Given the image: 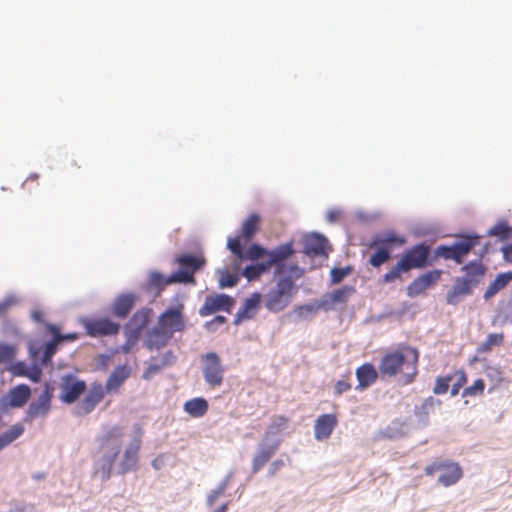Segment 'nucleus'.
Returning a JSON list of instances; mask_svg holds the SVG:
<instances>
[{
  "label": "nucleus",
  "mask_w": 512,
  "mask_h": 512,
  "mask_svg": "<svg viewBox=\"0 0 512 512\" xmlns=\"http://www.w3.org/2000/svg\"><path fill=\"white\" fill-rule=\"evenodd\" d=\"M130 376V369L125 365L117 366L106 381L105 391L117 392Z\"/></svg>",
  "instance_id": "bb28decb"
},
{
  "label": "nucleus",
  "mask_w": 512,
  "mask_h": 512,
  "mask_svg": "<svg viewBox=\"0 0 512 512\" xmlns=\"http://www.w3.org/2000/svg\"><path fill=\"white\" fill-rule=\"evenodd\" d=\"M267 256V250L259 244H252L247 251H245L244 259L258 260Z\"/></svg>",
  "instance_id": "a18cd8bd"
},
{
  "label": "nucleus",
  "mask_w": 512,
  "mask_h": 512,
  "mask_svg": "<svg viewBox=\"0 0 512 512\" xmlns=\"http://www.w3.org/2000/svg\"><path fill=\"white\" fill-rule=\"evenodd\" d=\"M442 402L434 398L433 396H429L421 403L419 407L416 408V415L419 419L424 422L428 421L429 415L434 412L436 407H439Z\"/></svg>",
  "instance_id": "f704fd0d"
},
{
  "label": "nucleus",
  "mask_w": 512,
  "mask_h": 512,
  "mask_svg": "<svg viewBox=\"0 0 512 512\" xmlns=\"http://www.w3.org/2000/svg\"><path fill=\"white\" fill-rule=\"evenodd\" d=\"M456 375L458 376L457 381L453 384L451 389V395L455 396L459 393L460 388H462L467 382L466 373L463 370L457 371Z\"/></svg>",
  "instance_id": "13d9d810"
},
{
  "label": "nucleus",
  "mask_w": 512,
  "mask_h": 512,
  "mask_svg": "<svg viewBox=\"0 0 512 512\" xmlns=\"http://www.w3.org/2000/svg\"><path fill=\"white\" fill-rule=\"evenodd\" d=\"M473 290L456 278L453 287L447 293L446 301L449 305H457L465 296L472 294Z\"/></svg>",
  "instance_id": "c85d7f7f"
},
{
  "label": "nucleus",
  "mask_w": 512,
  "mask_h": 512,
  "mask_svg": "<svg viewBox=\"0 0 512 512\" xmlns=\"http://www.w3.org/2000/svg\"><path fill=\"white\" fill-rule=\"evenodd\" d=\"M176 263L180 268L174 273L173 280L194 284V274L205 266L206 259L202 255L183 254L176 258Z\"/></svg>",
  "instance_id": "6e6552de"
},
{
  "label": "nucleus",
  "mask_w": 512,
  "mask_h": 512,
  "mask_svg": "<svg viewBox=\"0 0 512 512\" xmlns=\"http://www.w3.org/2000/svg\"><path fill=\"white\" fill-rule=\"evenodd\" d=\"M37 180H38V175L32 174L25 180V182L23 183V186H26L29 182H37Z\"/></svg>",
  "instance_id": "774afa93"
},
{
  "label": "nucleus",
  "mask_w": 512,
  "mask_h": 512,
  "mask_svg": "<svg viewBox=\"0 0 512 512\" xmlns=\"http://www.w3.org/2000/svg\"><path fill=\"white\" fill-rule=\"evenodd\" d=\"M352 272V268L350 266L343 268H333L330 272L331 275V283L338 284L345 277H347Z\"/></svg>",
  "instance_id": "de8ad7c7"
},
{
  "label": "nucleus",
  "mask_w": 512,
  "mask_h": 512,
  "mask_svg": "<svg viewBox=\"0 0 512 512\" xmlns=\"http://www.w3.org/2000/svg\"><path fill=\"white\" fill-rule=\"evenodd\" d=\"M136 299L137 297L133 293L119 295L112 305V313L118 318H126L134 307Z\"/></svg>",
  "instance_id": "a878e982"
},
{
  "label": "nucleus",
  "mask_w": 512,
  "mask_h": 512,
  "mask_svg": "<svg viewBox=\"0 0 512 512\" xmlns=\"http://www.w3.org/2000/svg\"><path fill=\"white\" fill-rule=\"evenodd\" d=\"M419 351L417 348L403 346L383 355L379 363V372L383 377H399V381L408 385L418 374Z\"/></svg>",
  "instance_id": "f257e3e1"
},
{
  "label": "nucleus",
  "mask_w": 512,
  "mask_h": 512,
  "mask_svg": "<svg viewBox=\"0 0 512 512\" xmlns=\"http://www.w3.org/2000/svg\"><path fill=\"white\" fill-rule=\"evenodd\" d=\"M512 281V271L500 273L487 287L484 298L486 300L495 296L500 290L504 289Z\"/></svg>",
  "instance_id": "7c9ffc66"
},
{
  "label": "nucleus",
  "mask_w": 512,
  "mask_h": 512,
  "mask_svg": "<svg viewBox=\"0 0 512 512\" xmlns=\"http://www.w3.org/2000/svg\"><path fill=\"white\" fill-rule=\"evenodd\" d=\"M330 248L328 240L317 233H311L303 239V252L309 257L328 256Z\"/></svg>",
  "instance_id": "6ab92c4d"
},
{
  "label": "nucleus",
  "mask_w": 512,
  "mask_h": 512,
  "mask_svg": "<svg viewBox=\"0 0 512 512\" xmlns=\"http://www.w3.org/2000/svg\"><path fill=\"white\" fill-rule=\"evenodd\" d=\"M285 466V462L282 459L274 460L268 469V476H275L283 467Z\"/></svg>",
  "instance_id": "e2e57ef3"
},
{
  "label": "nucleus",
  "mask_w": 512,
  "mask_h": 512,
  "mask_svg": "<svg viewBox=\"0 0 512 512\" xmlns=\"http://www.w3.org/2000/svg\"><path fill=\"white\" fill-rule=\"evenodd\" d=\"M320 309H323L321 300L316 303L299 305L294 308V313L301 319L312 318Z\"/></svg>",
  "instance_id": "ea45409f"
},
{
  "label": "nucleus",
  "mask_w": 512,
  "mask_h": 512,
  "mask_svg": "<svg viewBox=\"0 0 512 512\" xmlns=\"http://www.w3.org/2000/svg\"><path fill=\"white\" fill-rule=\"evenodd\" d=\"M338 424L335 414L320 415L314 425V437L317 441L327 440Z\"/></svg>",
  "instance_id": "4be33fe9"
},
{
  "label": "nucleus",
  "mask_w": 512,
  "mask_h": 512,
  "mask_svg": "<svg viewBox=\"0 0 512 512\" xmlns=\"http://www.w3.org/2000/svg\"><path fill=\"white\" fill-rule=\"evenodd\" d=\"M17 302V297L13 295H9L0 301V316L5 315L11 307L17 304Z\"/></svg>",
  "instance_id": "4d7b16f0"
},
{
  "label": "nucleus",
  "mask_w": 512,
  "mask_h": 512,
  "mask_svg": "<svg viewBox=\"0 0 512 512\" xmlns=\"http://www.w3.org/2000/svg\"><path fill=\"white\" fill-rule=\"evenodd\" d=\"M261 299L262 295L259 292H254L249 298H247L243 303V306L238 310L234 319V324L238 325L244 320L254 318L260 308Z\"/></svg>",
  "instance_id": "b1692460"
},
{
  "label": "nucleus",
  "mask_w": 512,
  "mask_h": 512,
  "mask_svg": "<svg viewBox=\"0 0 512 512\" xmlns=\"http://www.w3.org/2000/svg\"><path fill=\"white\" fill-rule=\"evenodd\" d=\"M164 367L162 362L160 363H150L146 367V369L143 372V379L150 380L154 375H156L160 370Z\"/></svg>",
  "instance_id": "6e6d98bb"
},
{
  "label": "nucleus",
  "mask_w": 512,
  "mask_h": 512,
  "mask_svg": "<svg viewBox=\"0 0 512 512\" xmlns=\"http://www.w3.org/2000/svg\"><path fill=\"white\" fill-rule=\"evenodd\" d=\"M488 234L490 236H496L504 240L511 236L512 229L505 223H498L489 230Z\"/></svg>",
  "instance_id": "c03bdc74"
},
{
  "label": "nucleus",
  "mask_w": 512,
  "mask_h": 512,
  "mask_svg": "<svg viewBox=\"0 0 512 512\" xmlns=\"http://www.w3.org/2000/svg\"><path fill=\"white\" fill-rule=\"evenodd\" d=\"M80 323L93 338L114 336L120 331V325L107 317H82Z\"/></svg>",
  "instance_id": "1a4fd4ad"
},
{
  "label": "nucleus",
  "mask_w": 512,
  "mask_h": 512,
  "mask_svg": "<svg viewBox=\"0 0 512 512\" xmlns=\"http://www.w3.org/2000/svg\"><path fill=\"white\" fill-rule=\"evenodd\" d=\"M429 255L430 246L426 243H418L412 246L389 268L380 281L384 284L402 281L403 274L409 273L413 269H422L430 265Z\"/></svg>",
  "instance_id": "20e7f679"
},
{
  "label": "nucleus",
  "mask_w": 512,
  "mask_h": 512,
  "mask_svg": "<svg viewBox=\"0 0 512 512\" xmlns=\"http://www.w3.org/2000/svg\"><path fill=\"white\" fill-rule=\"evenodd\" d=\"M184 411L193 418H200L208 411V402L202 397L193 398L184 404Z\"/></svg>",
  "instance_id": "2f4dec72"
},
{
  "label": "nucleus",
  "mask_w": 512,
  "mask_h": 512,
  "mask_svg": "<svg viewBox=\"0 0 512 512\" xmlns=\"http://www.w3.org/2000/svg\"><path fill=\"white\" fill-rule=\"evenodd\" d=\"M270 268L265 262L257 263L254 265L246 266L242 272V275L248 281L258 280L264 273L269 272Z\"/></svg>",
  "instance_id": "c9c22d12"
},
{
  "label": "nucleus",
  "mask_w": 512,
  "mask_h": 512,
  "mask_svg": "<svg viewBox=\"0 0 512 512\" xmlns=\"http://www.w3.org/2000/svg\"><path fill=\"white\" fill-rule=\"evenodd\" d=\"M405 243V237L394 231L375 234L368 244V248L373 250L368 263L374 268H379L390 260L392 251L395 248L401 247Z\"/></svg>",
  "instance_id": "39448f33"
},
{
  "label": "nucleus",
  "mask_w": 512,
  "mask_h": 512,
  "mask_svg": "<svg viewBox=\"0 0 512 512\" xmlns=\"http://www.w3.org/2000/svg\"><path fill=\"white\" fill-rule=\"evenodd\" d=\"M485 384L482 379H477L471 386L466 387L463 390L462 395L464 397H474L477 395H482L484 393Z\"/></svg>",
  "instance_id": "49530a36"
},
{
  "label": "nucleus",
  "mask_w": 512,
  "mask_h": 512,
  "mask_svg": "<svg viewBox=\"0 0 512 512\" xmlns=\"http://www.w3.org/2000/svg\"><path fill=\"white\" fill-rule=\"evenodd\" d=\"M239 277L237 274L225 272L222 273L220 278L221 287H233L237 284Z\"/></svg>",
  "instance_id": "5fc2aeb1"
},
{
  "label": "nucleus",
  "mask_w": 512,
  "mask_h": 512,
  "mask_svg": "<svg viewBox=\"0 0 512 512\" xmlns=\"http://www.w3.org/2000/svg\"><path fill=\"white\" fill-rule=\"evenodd\" d=\"M139 336L140 332L128 329L127 339L125 344L123 345V351L126 353L129 352L137 344Z\"/></svg>",
  "instance_id": "3c124183"
},
{
  "label": "nucleus",
  "mask_w": 512,
  "mask_h": 512,
  "mask_svg": "<svg viewBox=\"0 0 512 512\" xmlns=\"http://www.w3.org/2000/svg\"><path fill=\"white\" fill-rule=\"evenodd\" d=\"M53 393V385L49 382H46L38 399L29 405L24 417V421L31 423L36 418L46 417L51 410Z\"/></svg>",
  "instance_id": "f8f14e48"
},
{
  "label": "nucleus",
  "mask_w": 512,
  "mask_h": 512,
  "mask_svg": "<svg viewBox=\"0 0 512 512\" xmlns=\"http://www.w3.org/2000/svg\"><path fill=\"white\" fill-rule=\"evenodd\" d=\"M85 381L78 379L73 374H66L61 377L59 399L65 404L75 403L86 391Z\"/></svg>",
  "instance_id": "ddd939ff"
},
{
  "label": "nucleus",
  "mask_w": 512,
  "mask_h": 512,
  "mask_svg": "<svg viewBox=\"0 0 512 512\" xmlns=\"http://www.w3.org/2000/svg\"><path fill=\"white\" fill-rule=\"evenodd\" d=\"M280 445L281 440L278 438L267 439V437H263L252 460V472H259L276 454Z\"/></svg>",
  "instance_id": "4468645a"
},
{
  "label": "nucleus",
  "mask_w": 512,
  "mask_h": 512,
  "mask_svg": "<svg viewBox=\"0 0 512 512\" xmlns=\"http://www.w3.org/2000/svg\"><path fill=\"white\" fill-rule=\"evenodd\" d=\"M480 236L462 235L460 240L451 245H439L435 249V255L445 260H453L457 264H462L470 251L479 244Z\"/></svg>",
  "instance_id": "423d86ee"
},
{
  "label": "nucleus",
  "mask_w": 512,
  "mask_h": 512,
  "mask_svg": "<svg viewBox=\"0 0 512 512\" xmlns=\"http://www.w3.org/2000/svg\"><path fill=\"white\" fill-rule=\"evenodd\" d=\"M453 379V376H439L435 380V386L433 388V392L437 395H443L447 393L449 390L450 382Z\"/></svg>",
  "instance_id": "37998d69"
},
{
  "label": "nucleus",
  "mask_w": 512,
  "mask_h": 512,
  "mask_svg": "<svg viewBox=\"0 0 512 512\" xmlns=\"http://www.w3.org/2000/svg\"><path fill=\"white\" fill-rule=\"evenodd\" d=\"M124 428L120 425L103 427L102 433L97 436L99 466L97 473L103 481L110 478L113 466L120 454Z\"/></svg>",
  "instance_id": "7ed1b4c3"
},
{
  "label": "nucleus",
  "mask_w": 512,
  "mask_h": 512,
  "mask_svg": "<svg viewBox=\"0 0 512 512\" xmlns=\"http://www.w3.org/2000/svg\"><path fill=\"white\" fill-rule=\"evenodd\" d=\"M31 395V390L28 385L21 384L14 387L10 391V404L13 407L24 406Z\"/></svg>",
  "instance_id": "72a5a7b5"
},
{
  "label": "nucleus",
  "mask_w": 512,
  "mask_h": 512,
  "mask_svg": "<svg viewBox=\"0 0 512 512\" xmlns=\"http://www.w3.org/2000/svg\"><path fill=\"white\" fill-rule=\"evenodd\" d=\"M260 222L258 214H250L241 226V237L246 241L252 239L260 229Z\"/></svg>",
  "instance_id": "473e14b6"
},
{
  "label": "nucleus",
  "mask_w": 512,
  "mask_h": 512,
  "mask_svg": "<svg viewBox=\"0 0 512 512\" xmlns=\"http://www.w3.org/2000/svg\"><path fill=\"white\" fill-rule=\"evenodd\" d=\"M289 419L283 415L274 416L263 437L271 439V435L282 432L288 425Z\"/></svg>",
  "instance_id": "58836bf2"
},
{
  "label": "nucleus",
  "mask_w": 512,
  "mask_h": 512,
  "mask_svg": "<svg viewBox=\"0 0 512 512\" xmlns=\"http://www.w3.org/2000/svg\"><path fill=\"white\" fill-rule=\"evenodd\" d=\"M293 254L294 249L292 243L282 244L270 251L267 250V260L265 263L270 269L272 266H276L275 275H280L283 272L282 262Z\"/></svg>",
  "instance_id": "aec40b11"
},
{
  "label": "nucleus",
  "mask_w": 512,
  "mask_h": 512,
  "mask_svg": "<svg viewBox=\"0 0 512 512\" xmlns=\"http://www.w3.org/2000/svg\"><path fill=\"white\" fill-rule=\"evenodd\" d=\"M175 355L172 351H167L164 353L161 357V362L164 365V367L172 365L175 362Z\"/></svg>",
  "instance_id": "69168bd1"
},
{
  "label": "nucleus",
  "mask_w": 512,
  "mask_h": 512,
  "mask_svg": "<svg viewBox=\"0 0 512 512\" xmlns=\"http://www.w3.org/2000/svg\"><path fill=\"white\" fill-rule=\"evenodd\" d=\"M49 329L54 334V338L58 343L63 341H75L79 338L77 333L59 334L58 329L55 326H50Z\"/></svg>",
  "instance_id": "864d4df0"
},
{
  "label": "nucleus",
  "mask_w": 512,
  "mask_h": 512,
  "mask_svg": "<svg viewBox=\"0 0 512 512\" xmlns=\"http://www.w3.org/2000/svg\"><path fill=\"white\" fill-rule=\"evenodd\" d=\"M15 350L9 345H0V363L8 362L14 358Z\"/></svg>",
  "instance_id": "bf43d9fd"
},
{
  "label": "nucleus",
  "mask_w": 512,
  "mask_h": 512,
  "mask_svg": "<svg viewBox=\"0 0 512 512\" xmlns=\"http://www.w3.org/2000/svg\"><path fill=\"white\" fill-rule=\"evenodd\" d=\"M59 343L53 338L52 341L48 342L45 346L43 357H42V364L47 365L51 362L52 357L56 353L57 345Z\"/></svg>",
  "instance_id": "09e8293b"
},
{
  "label": "nucleus",
  "mask_w": 512,
  "mask_h": 512,
  "mask_svg": "<svg viewBox=\"0 0 512 512\" xmlns=\"http://www.w3.org/2000/svg\"><path fill=\"white\" fill-rule=\"evenodd\" d=\"M23 433L24 427L21 424H15L8 431L0 434V451L19 438Z\"/></svg>",
  "instance_id": "e433bc0d"
},
{
  "label": "nucleus",
  "mask_w": 512,
  "mask_h": 512,
  "mask_svg": "<svg viewBox=\"0 0 512 512\" xmlns=\"http://www.w3.org/2000/svg\"><path fill=\"white\" fill-rule=\"evenodd\" d=\"M157 324L172 336L176 332L182 333L186 328L184 305L180 303L174 307L166 309L160 314Z\"/></svg>",
  "instance_id": "9b49d317"
},
{
  "label": "nucleus",
  "mask_w": 512,
  "mask_h": 512,
  "mask_svg": "<svg viewBox=\"0 0 512 512\" xmlns=\"http://www.w3.org/2000/svg\"><path fill=\"white\" fill-rule=\"evenodd\" d=\"M173 279H174V273L172 275H170L169 277H165L160 272L153 271L149 275V285L156 289L161 290L170 284L178 283V281L173 280Z\"/></svg>",
  "instance_id": "a19ab883"
},
{
  "label": "nucleus",
  "mask_w": 512,
  "mask_h": 512,
  "mask_svg": "<svg viewBox=\"0 0 512 512\" xmlns=\"http://www.w3.org/2000/svg\"><path fill=\"white\" fill-rule=\"evenodd\" d=\"M226 483H221L216 489L211 491V493L207 496V505L212 507L216 500L225 493Z\"/></svg>",
  "instance_id": "603ef678"
},
{
  "label": "nucleus",
  "mask_w": 512,
  "mask_h": 512,
  "mask_svg": "<svg viewBox=\"0 0 512 512\" xmlns=\"http://www.w3.org/2000/svg\"><path fill=\"white\" fill-rule=\"evenodd\" d=\"M105 389L101 383H93L87 394L80 401L75 409L77 416H85L90 414L96 406L104 399Z\"/></svg>",
  "instance_id": "2eb2a0df"
},
{
  "label": "nucleus",
  "mask_w": 512,
  "mask_h": 512,
  "mask_svg": "<svg viewBox=\"0 0 512 512\" xmlns=\"http://www.w3.org/2000/svg\"><path fill=\"white\" fill-rule=\"evenodd\" d=\"M288 271L289 275L280 276L263 296L264 306L269 312L279 313L285 310L297 294L295 281L303 275V270L297 264H292Z\"/></svg>",
  "instance_id": "f03ea898"
},
{
  "label": "nucleus",
  "mask_w": 512,
  "mask_h": 512,
  "mask_svg": "<svg viewBox=\"0 0 512 512\" xmlns=\"http://www.w3.org/2000/svg\"><path fill=\"white\" fill-rule=\"evenodd\" d=\"M442 271L434 269L415 278L406 288L407 296L417 297L434 286L441 278Z\"/></svg>",
  "instance_id": "dca6fc26"
},
{
  "label": "nucleus",
  "mask_w": 512,
  "mask_h": 512,
  "mask_svg": "<svg viewBox=\"0 0 512 512\" xmlns=\"http://www.w3.org/2000/svg\"><path fill=\"white\" fill-rule=\"evenodd\" d=\"M152 315L151 308H142L135 312L127 324V329L140 332L148 325Z\"/></svg>",
  "instance_id": "c756f323"
},
{
  "label": "nucleus",
  "mask_w": 512,
  "mask_h": 512,
  "mask_svg": "<svg viewBox=\"0 0 512 512\" xmlns=\"http://www.w3.org/2000/svg\"><path fill=\"white\" fill-rule=\"evenodd\" d=\"M140 450V440L136 439L131 442L124 450L123 457L120 462V473L126 474L136 468L138 463V454Z\"/></svg>",
  "instance_id": "393cba45"
},
{
  "label": "nucleus",
  "mask_w": 512,
  "mask_h": 512,
  "mask_svg": "<svg viewBox=\"0 0 512 512\" xmlns=\"http://www.w3.org/2000/svg\"><path fill=\"white\" fill-rule=\"evenodd\" d=\"M355 287L345 285L331 293L325 294L321 299V305L325 311L332 310L336 304H345L349 298L355 293Z\"/></svg>",
  "instance_id": "412c9836"
},
{
  "label": "nucleus",
  "mask_w": 512,
  "mask_h": 512,
  "mask_svg": "<svg viewBox=\"0 0 512 512\" xmlns=\"http://www.w3.org/2000/svg\"><path fill=\"white\" fill-rule=\"evenodd\" d=\"M234 305V300L226 294H217L206 296L203 305L199 309L202 317L212 315L218 311L230 312Z\"/></svg>",
  "instance_id": "f3484780"
},
{
  "label": "nucleus",
  "mask_w": 512,
  "mask_h": 512,
  "mask_svg": "<svg viewBox=\"0 0 512 512\" xmlns=\"http://www.w3.org/2000/svg\"><path fill=\"white\" fill-rule=\"evenodd\" d=\"M339 217H340V212L337 210H331L327 214V220L329 222H335L339 219Z\"/></svg>",
  "instance_id": "338daca9"
},
{
  "label": "nucleus",
  "mask_w": 512,
  "mask_h": 512,
  "mask_svg": "<svg viewBox=\"0 0 512 512\" xmlns=\"http://www.w3.org/2000/svg\"><path fill=\"white\" fill-rule=\"evenodd\" d=\"M203 363V377L205 382L211 387H219L224 380V366L221 359L215 352H208L201 356Z\"/></svg>",
  "instance_id": "9d476101"
},
{
  "label": "nucleus",
  "mask_w": 512,
  "mask_h": 512,
  "mask_svg": "<svg viewBox=\"0 0 512 512\" xmlns=\"http://www.w3.org/2000/svg\"><path fill=\"white\" fill-rule=\"evenodd\" d=\"M351 389V383L349 377L346 379L338 380L334 385V394L339 396Z\"/></svg>",
  "instance_id": "052dcab7"
},
{
  "label": "nucleus",
  "mask_w": 512,
  "mask_h": 512,
  "mask_svg": "<svg viewBox=\"0 0 512 512\" xmlns=\"http://www.w3.org/2000/svg\"><path fill=\"white\" fill-rule=\"evenodd\" d=\"M356 377L359 382L357 388L365 389L376 382L378 372L373 364L365 363L357 368Z\"/></svg>",
  "instance_id": "cd10ccee"
},
{
  "label": "nucleus",
  "mask_w": 512,
  "mask_h": 512,
  "mask_svg": "<svg viewBox=\"0 0 512 512\" xmlns=\"http://www.w3.org/2000/svg\"><path fill=\"white\" fill-rule=\"evenodd\" d=\"M26 377L35 383L40 382L41 377H42L41 368L37 365L29 366Z\"/></svg>",
  "instance_id": "680f3d73"
},
{
  "label": "nucleus",
  "mask_w": 512,
  "mask_h": 512,
  "mask_svg": "<svg viewBox=\"0 0 512 512\" xmlns=\"http://www.w3.org/2000/svg\"><path fill=\"white\" fill-rule=\"evenodd\" d=\"M29 366L23 362H18L13 366V373L17 376L26 377Z\"/></svg>",
  "instance_id": "0e129e2a"
},
{
  "label": "nucleus",
  "mask_w": 512,
  "mask_h": 512,
  "mask_svg": "<svg viewBox=\"0 0 512 512\" xmlns=\"http://www.w3.org/2000/svg\"><path fill=\"white\" fill-rule=\"evenodd\" d=\"M172 337L173 336L164 330L160 325L156 324L147 332L145 346L150 351L160 350L168 345Z\"/></svg>",
  "instance_id": "5701e85b"
},
{
  "label": "nucleus",
  "mask_w": 512,
  "mask_h": 512,
  "mask_svg": "<svg viewBox=\"0 0 512 512\" xmlns=\"http://www.w3.org/2000/svg\"><path fill=\"white\" fill-rule=\"evenodd\" d=\"M241 235L234 238H229L227 242L228 249L236 256L238 261L244 260V250L241 245Z\"/></svg>",
  "instance_id": "79ce46f5"
},
{
  "label": "nucleus",
  "mask_w": 512,
  "mask_h": 512,
  "mask_svg": "<svg viewBox=\"0 0 512 512\" xmlns=\"http://www.w3.org/2000/svg\"><path fill=\"white\" fill-rule=\"evenodd\" d=\"M424 473L426 476L439 473L438 483L444 487L455 485L463 477V470L459 463L444 459H435L425 467Z\"/></svg>",
  "instance_id": "0eeeda50"
},
{
  "label": "nucleus",
  "mask_w": 512,
  "mask_h": 512,
  "mask_svg": "<svg viewBox=\"0 0 512 512\" xmlns=\"http://www.w3.org/2000/svg\"><path fill=\"white\" fill-rule=\"evenodd\" d=\"M503 340V333H491L487 336L486 340L477 347L476 352L478 354L488 353L494 346H501Z\"/></svg>",
  "instance_id": "4c0bfd02"
},
{
  "label": "nucleus",
  "mask_w": 512,
  "mask_h": 512,
  "mask_svg": "<svg viewBox=\"0 0 512 512\" xmlns=\"http://www.w3.org/2000/svg\"><path fill=\"white\" fill-rule=\"evenodd\" d=\"M484 372L486 377L495 384H498L502 381V371L500 367L487 365L484 369Z\"/></svg>",
  "instance_id": "8fccbe9b"
},
{
  "label": "nucleus",
  "mask_w": 512,
  "mask_h": 512,
  "mask_svg": "<svg viewBox=\"0 0 512 512\" xmlns=\"http://www.w3.org/2000/svg\"><path fill=\"white\" fill-rule=\"evenodd\" d=\"M486 270L487 268L481 260H473L461 267L464 275L457 278L473 290L481 282Z\"/></svg>",
  "instance_id": "a211bd4d"
}]
</instances>
